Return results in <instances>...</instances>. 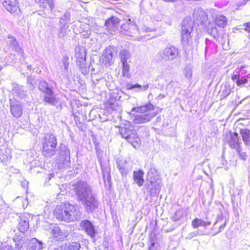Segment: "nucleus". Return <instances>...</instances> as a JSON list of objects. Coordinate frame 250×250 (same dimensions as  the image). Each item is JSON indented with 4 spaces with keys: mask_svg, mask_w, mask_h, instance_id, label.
I'll return each instance as SVG.
<instances>
[{
    "mask_svg": "<svg viewBox=\"0 0 250 250\" xmlns=\"http://www.w3.org/2000/svg\"><path fill=\"white\" fill-rule=\"evenodd\" d=\"M211 222L209 221H204L201 219L196 218L192 221L191 225L193 228L196 229L199 227H206L210 225Z\"/></svg>",
    "mask_w": 250,
    "mask_h": 250,
    "instance_id": "27",
    "label": "nucleus"
},
{
    "mask_svg": "<svg viewBox=\"0 0 250 250\" xmlns=\"http://www.w3.org/2000/svg\"><path fill=\"white\" fill-rule=\"evenodd\" d=\"M225 226H226V223H224V224L223 225L220 226L219 229V231L216 233H218L221 232L224 229Z\"/></svg>",
    "mask_w": 250,
    "mask_h": 250,
    "instance_id": "55",
    "label": "nucleus"
},
{
    "mask_svg": "<svg viewBox=\"0 0 250 250\" xmlns=\"http://www.w3.org/2000/svg\"><path fill=\"white\" fill-rule=\"evenodd\" d=\"M149 180H155L154 177L157 175V170L155 167H151L147 173Z\"/></svg>",
    "mask_w": 250,
    "mask_h": 250,
    "instance_id": "43",
    "label": "nucleus"
},
{
    "mask_svg": "<svg viewBox=\"0 0 250 250\" xmlns=\"http://www.w3.org/2000/svg\"><path fill=\"white\" fill-rule=\"evenodd\" d=\"M80 226L82 230L91 238H94L96 234V230L94 225L88 220H84L80 223Z\"/></svg>",
    "mask_w": 250,
    "mask_h": 250,
    "instance_id": "11",
    "label": "nucleus"
},
{
    "mask_svg": "<svg viewBox=\"0 0 250 250\" xmlns=\"http://www.w3.org/2000/svg\"><path fill=\"white\" fill-rule=\"evenodd\" d=\"M198 232H196V231L190 232L188 234V236L187 237V238L189 239H191L197 236L198 234Z\"/></svg>",
    "mask_w": 250,
    "mask_h": 250,
    "instance_id": "50",
    "label": "nucleus"
},
{
    "mask_svg": "<svg viewBox=\"0 0 250 250\" xmlns=\"http://www.w3.org/2000/svg\"><path fill=\"white\" fill-rule=\"evenodd\" d=\"M114 48L112 46H108L105 48L101 57V62L104 64L106 67L109 66L114 62L113 52Z\"/></svg>",
    "mask_w": 250,
    "mask_h": 250,
    "instance_id": "8",
    "label": "nucleus"
},
{
    "mask_svg": "<svg viewBox=\"0 0 250 250\" xmlns=\"http://www.w3.org/2000/svg\"><path fill=\"white\" fill-rule=\"evenodd\" d=\"M143 175L144 172L141 170L138 171H134L133 172L134 181L139 187L142 186L144 184Z\"/></svg>",
    "mask_w": 250,
    "mask_h": 250,
    "instance_id": "28",
    "label": "nucleus"
},
{
    "mask_svg": "<svg viewBox=\"0 0 250 250\" xmlns=\"http://www.w3.org/2000/svg\"><path fill=\"white\" fill-rule=\"evenodd\" d=\"M68 61V58L66 57H64L62 59V63L64 67V69L65 70H67L68 68V65H69V62Z\"/></svg>",
    "mask_w": 250,
    "mask_h": 250,
    "instance_id": "49",
    "label": "nucleus"
},
{
    "mask_svg": "<svg viewBox=\"0 0 250 250\" xmlns=\"http://www.w3.org/2000/svg\"><path fill=\"white\" fill-rule=\"evenodd\" d=\"M213 24V23L211 24L210 22L208 23L207 27L208 32L214 39H217L218 37V30L215 26H212Z\"/></svg>",
    "mask_w": 250,
    "mask_h": 250,
    "instance_id": "35",
    "label": "nucleus"
},
{
    "mask_svg": "<svg viewBox=\"0 0 250 250\" xmlns=\"http://www.w3.org/2000/svg\"><path fill=\"white\" fill-rule=\"evenodd\" d=\"M146 188L151 196L158 194L161 188V183L155 180H149L146 185Z\"/></svg>",
    "mask_w": 250,
    "mask_h": 250,
    "instance_id": "12",
    "label": "nucleus"
},
{
    "mask_svg": "<svg viewBox=\"0 0 250 250\" xmlns=\"http://www.w3.org/2000/svg\"><path fill=\"white\" fill-rule=\"evenodd\" d=\"M54 177V175L53 174H49V176H48V181H49L52 177Z\"/></svg>",
    "mask_w": 250,
    "mask_h": 250,
    "instance_id": "60",
    "label": "nucleus"
},
{
    "mask_svg": "<svg viewBox=\"0 0 250 250\" xmlns=\"http://www.w3.org/2000/svg\"><path fill=\"white\" fill-rule=\"evenodd\" d=\"M153 105L150 103H149L148 104L139 107H133L131 109V111L141 113H145L146 112L153 113V112L151 111L153 110Z\"/></svg>",
    "mask_w": 250,
    "mask_h": 250,
    "instance_id": "22",
    "label": "nucleus"
},
{
    "mask_svg": "<svg viewBox=\"0 0 250 250\" xmlns=\"http://www.w3.org/2000/svg\"><path fill=\"white\" fill-rule=\"evenodd\" d=\"M174 82H173L172 81H171L168 85H167V87L172 83H173Z\"/></svg>",
    "mask_w": 250,
    "mask_h": 250,
    "instance_id": "63",
    "label": "nucleus"
},
{
    "mask_svg": "<svg viewBox=\"0 0 250 250\" xmlns=\"http://www.w3.org/2000/svg\"><path fill=\"white\" fill-rule=\"evenodd\" d=\"M193 18L194 21H200L202 25L206 26L208 15L205 11L200 7H195L193 11Z\"/></svg>",
    "mask_w": 250,
    "mask_h": 250,
    "instance_id": "10",
    "label": "nucleus"
},
{
    "mask_svg": "<svg viewBox=\"0 0 250 250\" xmlns=\"http://www.w3.org/2000/svg\"><path fill=\"white\" fill-rule=\"evenodd\" d=\"M134 131H135V129L133 126L126 125L125 127L121 129L120 132L122 136L126 139Z\"/></svg>",
    "mask_w": 250,
    "mask_h": 250,
    "instance_id": "29",
    "label": "nucleus"
},
{
    "mask_svg": "<svg viewBox=\"0 0 250 250\" xmlns=\"http://www.w3.org/2000/svg\"><path fill=\"white\" fill-rule=\"evenodd\" d=\"M119 57L122 63L130 62V53L125 49H122L119 53Z\"/></svg>",
    "mask_w": 250,
    "mask_h": 250,
    "instance_id": "31",
    "label": "nucleus"
},
{
    "mask_svg": "<svg viewBox=\"0 0 250 250\" xmlns=\"http://www.w3.org/2000/svg\"><path fill=\"white\" fill-rule=\"evenodd\" d=\"M151 95H152V94H151V93H150V94L148 95V98H149V97H150V96H151Z\"/></svg>",
    "mask_w": 250,
    "mask_h": 250,
    "instance_id": "64",
    "label": "nucleus"
},
{
    "mask_svg": "<svg viewBox=\"0 0 250 250\" xmlns=\"http://www.w3.org/2000/svg\"><path fill=\"white\" fill-rule=\"evenodd\" d=\"M81 248L80 244L76 242H72L69 245H67V250H79Z\"/></svg>",
    "mask_w": 250,
    "mask_h": 250,
    "instance_id": "41",
    "label": "nucleus"
},
{
    "mask_svg": "<svg viewBox=\"0 0 250 250\" xmlns=\"http://www.w3.org/2000/svg\"><path fill=\"white\" fill-rule=\"evenodd\" d=\"M247 68L245 66H241L239 68H237L235 71L236 72V74H240L241 76L243 75H247L249 73H250V72L248 71L247 69L245 68Z\"/></svg>",
    "mask_w": 250,
    "mask_h": 250,
    "instance_id": "42",
    "label": "nucleus"
},
{
    "mask_svg": "<svg viewBox=\"0 0 250 250\" xmlns=\"http://www.w3.org/2000/svg\"><path fill=\"white\" fill-rule=\"evenodd\" d=\"M180 50L172 45L167 46L158 54V57L162 61L169 62L177 58Z\"/></svg>",
    "mask_w": 250,
    "mask_h": 250,
    "instance_id": "5",
    "label": "nucleus"
},
{
    "mask_svg": "<svg viewBox=\"0 0 250 250\" xmlns=\"http://www.w3.org/2000/svg\"><path fill=\"white\" fill-rule=\"evenodd\" d=\"M133 21H132L130 19H128L126 22L121 25V28L125 31H126L127 32H128V30L131 28L130 24L132 23Z\"/></svg>",
    "mask_w": 250,
    "mask_h": 250,
    "instance_id": "45",
    "label": "nucleus"
},
{
    "mask_svg": "<svg viewBox=\"0 0 250 250\" xmlns=\"http://www.w3.org/2000/svg\"><path fill=\"white\" fill-rule=\"evenodd\" d=\"M155 243L154 242H151L150 246H149V250H155L154 247Z\"/></svg>",
    "mask_w": 250,
    "mask_h": 250,
    "instance_id": "57",
    "label": "nucleus"
},
{
    "mask_svg": "<svg viewBox=\"0 0 250 250\" xmlns=\"http://www.w3.org/2000/svg\"><path fill=\"white\" fill-rule=\"evenodd\" d=\"M70 17V15L69 13L66 12L63 16L60 19V21L59 22V24H65V22L69 21Z\"/></svg>",
    "mask_w": 250,
    "mask_h": 250,
    "instance_id": "44",
    "label": "nucleus"
},
{
    "mask_svg": "<svg viewBox=\"0 0 250 250\" xmlns=\"http://www.w3.org/2000/svg\"><path fill=\"white\" fill-rule=\"evenodd\" d=\"M184 74L187 79H189L192 75V68L190 65H187L184 69Z\"/></svg>",
    "mask_w": 250,
    "mask_h": 250,
    "instance_id": "38",
    "label": "nucleus"
},
{
    "mask_svg": "<svg viewBox=\"0 0 250 250\" xmlns=\"http://www.w3.org/2000/svg\"><path fill=\"white\" fill-rule=\"evenodd\" d=\"M117 168L121 173L122 175L126 174L127 171L126 169L125 164L122 162H117Z\"/></svg>",
    "mask_w": 250,
    "mask_h": 250,
    "instance_id": "40",
    "label": "nucleus"
},
{
    "mask_svg": "<svg viewBox=\"0 0 250 250\" xmlns=\"http://www.w3.org/2000/svg\"><path fill=\"white\" fill-rule=\"evenodd\" d=\"M11 155L10 150L5 148L3 146V148L0 149V160L2 162L7 163L11 160Z\"/></svg>",
    "mask_w": 250,
    "mask_h": 250,
    "instance_id": "26",
    "label": "nucleus"
},
{
    "mask_svg": "<svg viewBox=\"0 0 250 250\" xmlns=\"http://www.w3.org/2000/svg\"><path fill=\"white\" fill-rule=\"evenodd\" d=\"M240 134L246 146H250V131L248 129L242 128L240 130Z\"/></svg>",
    "mask_w": 250,
    "mask_h": 250,
    "instance_id": "30",
    "label": "nucleus"
},
{
    "mask_svg": "<svg viewBox=\"0 0 250 250\" xmlns=\"http://www.w3.org/2000/svg\"><path fill=\"white\" fill-rule=\"evenodd\" d=\"M79 201L82 202L87 212H92L98 207V202L92 194L90 187L84 182H79L75 187Z\"/></svg>",
    "mask_w": 250,
    "mask_h": 250,
    "instance_id": "1",
    "label": "nucleus"
},
{
    "mask_svg": "<svg viewBox=\"0 0 250 250\" xmlns=\"http://www.w3.org/2000/svg\"><path fill=\"white\" fill-rule=\"evenodd\" d=\"M42 144V153L45 156L51 157L55 154L57 142L54 135L50 133L45 134Z\"/></svg>",
    "mask_w": 250,
    "mask_h": 250,
    "instance_id": "4",
    "label": "nucleus"
},
{
    "mask_svg": "<svg viewBox=\"0 0 250 250\" xmlns=\"http://www.w3.org/2000/svg\"><path fill=\"white\" fill-rule=\"evenodd\" d=\"M53 91L50 94H45L43 98V101L46 104L52 106H57L59 104V99L53 95Z\"/></svg>",
    "mask_w": 250,
    "mask_h": 250,
    "instance_id": "23",
    "label": "nucleus"
},
{
    "mask_svg": "<svg viewBox=\"0 0 250 250\" xmlns=\"http://www.w3.org/2000/svg\"><path fill=\"white\" fill-rule=\"evenodd\" d=\"M244 26L245 30L248 32H250V22L246 23Z\"/></svg>",
    "mask_w": 250,
    "mask_h": 250,
    "instance_id": "53",
    "label": "nucleus"
},
{
    "mask_svg": "<svg viewBox=\"0 0 250 250\" xmlns=\"http://www.w3.org/2000/svg\"><path fill=\"white\" fill-rule=\"evenodd\" d=\"M156 112L147 113L143 115H133V122L135 124H140L149 122L156 115Z\"/></svg>",
    "mask_w": 250,
    "mask_h": 250,
    "instance_id": "13",
    "label": "nucleus"
},
{
    "mask_svg": "<svg viewBox=\"0 0 250 250\" xmlns=\"http://www.w3.org/2000/svg\"><path fill=\"white\" fill-rule=\"evenodd\" d=\"M183 211L182 209H179L176 211L175 213V215L173 217L174 221H177L180 218L183 216Z\"/></svg>",
    "mask_w": 250,
    "mask_h": 250,
    "instance_id": "46",
    "label": "nucleus"
},
{
    "mask_svg": "<svg viewBox=\"0 0 250 250\" xmlns=\"http://www.w3.org/2000/svg\"><path fill=\"white\" fill-rule=\"evenodd\" d=\"M68 26L66 24H60V28L58 32L59 38H63L66 36L68 32Z\"/></svg>",
    "mask_w": 250,
    "mask_h": 250,
    "instance_id": "36",
    "label": "nucleus"
},
{
    "mask_svg": "<svg viewBox=\"0 0 250 250\" xmlns=\"http://www.w3.org/2000/svg\"><path fill=\"white\" fill-rule=\"evenodd\" d=\"M142 31L144 32H152L155 30V29L154 28H151L150 27H148L147 26H144L142 28Z\"/></svg>",
    "mask_w": 250,
    "mask_h": 250,
    "instance_id": "51",
    "label": "nucleus"
},
{
    "mask_svg": "<svg viewBox=\"0 0 250 250\" xmlns=\"http://www.w3.org/2000/svg\"><path fill=\"white\" fill-rule=\"evenodd\" d=\"M120 21L118 18L113 16L105 21V26L109 31H115L119 26Z\"/></svg>",
    "mask_w": 250,
    "mask_h": 250,
    "instance_id": "19",
    "label": "nucleus"
},
{
    "mask_svg": "<svg viewBox=\"0 0 250 250\" xmlns=\"http://www.w3.org/2000/svg\"><path fill=\"white\" fill-rule=\"evenodd\" d=\"M67 245H63L58 248H56L54 250H67Z\"/></svg>",
    "mask_w": 250,
    "mask_h": 250,
    "instance_id": "52",
    "label": "nucleus"
},
{
    "mask_svg": "<svg viewBox=\"0 0 250 250\" xmlns=\"http://www.w3.org/2000/svg\"><path fill=\"white\" fill-rule=\"evenodd\" d=\"M82 56H83V55L82 54L77 53L76 54V57L77 58H81L82 59V60H83V61H85V56L84 55L83 57H82Z\"/></svg>",
    "mask_w": 250,
    "mask_h": 250,
    "instance_id": "54",
    "label": "nucleus"
},
{
    "mask_svg": "<svg viewBox=\"0 0 250 250\" xmlns=\"http://www.w3.org/2000/svg\"><path fill=\"white\" fill-rule=\"evenodd\" d=\"M3 6L11 14L18 15L21 12L17 0H1Z\"/></svg>",
    "mask_w": 250,
    "mask_h": 250,
    "instance_id": "9",
    "label": "nucleus"
},
{
    "mask_svg": "<svg viewBox=\"0 0 250 250\" xmlns=\"http://www.w3.org/2000/svg\"><path fill=\"white\" fill-rule=\"evenodd\" d=\"M226 141L231 148L235 149L238 153L241 152V143L237 133L230 131L227 135Z\"/></svg>",
    "mask_w": 250,
    "mask_h": 250,
    "instance_id": "7",
    "label": "nucleus"
},
{
    "mask_svg": "<svg viewBox=\"0 0 250 250\" xmlns=\"http://www.w3.org/2000/svg\"><path fill=\"white\" fill-rule=\"evenodd\" d=\"M231 92V89L229 86L225 85L224 86V89L223 90V95L224 97H227Z\"/></svg>",
    "mask_w": 250,
    "mask_h": 250,
    "instance_id": "48",
    "label": "nucleus"
},
{
    "mask_svg": "<svg viewBox=\"0 0 250 250\" xmlns=\"http://www.w3.org/2000/svg\"><path fill=\"white\" fill-rule=\"evenodd\" d=\"M28 204V202L27 201V198H26L25 201L23 202L22 206L24 208L27 207Z\"/></svg>",
    "mask_w": 250,
    "mask_h": 250,
    "instance_id": "56",
    "label": "nucleus"
},
{
    "mask_svg": "<svg viewBox=\"0 0 250 250\" xmlns=\"http://www.w3.org/2000/svg\"><path fill=\"white\" fill-rule=\"evenodd\" d=\"M0 249L1 250H17L15 247L14 249L12 246L6 243L2 244Z\"/></svg>",
    "mask_w": 250,
    "mask_h": 250,
    "instance_id": "47",
    "label": "nucleus"
},
{
    "mask_svg": "<svg viewBox=\"0 0 250 250\" xmlns=\"http://www.w3.org/2000/svg\"><path fill=\"white\" fill-rule=\"evenodd\" d=\"M78 213L76 207L69 203H65L63 207L57 206L54 211V215L58 220L68 222L75 220Z\"/></svg>",
    "mask_w": 250,
    "mask_h": 250,
    "instance_id": "2",
    "label": "nucleus"
},
{
    "mask_svg": "<svg viewBox=\"0 0 250 250\" xmlns=\"http://www.w3.org/2000/svg\"><path fill=\"white\" fill-rule=\"evenodd\" d=\"M130 27L131 28L128 30V32L126 34L131 37L137 36L139 33V30L134 21H133L131 24H130Z\"/></svg>",
    "mask_w": 250,
    "mask_h": 250,
    "instance_id": "34",
    "label": "nucleus"
},
{
    "mask_svg": "<svg viewBox=\"0 0 250 250\" xmlns=\"http://www.w3.org/2000/svg\"><path fill=\"white\" fill-rule=\"evenodd\" d=\"M27 67L29 70H31L32 68V66L31 65H28Z\"/></svg>",
    "mask_w": 250,
    "mask_h": 250,
    "instance_id": "62",
    "label": "nucleus"
},
{
    "mask_svg": "<svg viewBox=\"0 0 250 250\" xmlns=\"http://www.w3.org/2000/svg\"><path fill=\"white\" fill-rule=\"evenodd\" d=\"M27 184V182L26 181H23L22 182H21V185L22 186L24 187L25 185H26V184Z\"/></svg>",
    "mask_w": 250,
    "mask_h": 250,
    "instance_id": "61",
    "label": "nucleus"
},
{
    "mask_svg": "<svg viewBox=\"0 0 250 250\" xmlns=\"http://www.w3.org/2000/svg\"><path fill=\"white\" fill-rule=\"evenodd\" d=\"M15 236L13 238V241L15 243V248L17 250H21L24 246L28 245V240L23 236Z\"/></svg>",
    "mask_w": 250,
    "mask_h": 250,
    "instance_id": "21",
    "label": "nucleus"
},
{
    "mask_svg": "<svg viewBox=\"0 0 250 250\" xmlns=\"http://www.w3.org/2000/svg\"><path fill=\"white\" fill-rule=\"evenodd\" d=\"M7 45L15 50L21 57L23 56V51L20 46L18 41L12 36H8L6 41Z\"/></svg>",
    "mask_w": 250,
    "mask_h": 250,
    "instance_id": "14",
    "label": "nucleus"
},
{
    "mask_svg": "<svg viewBox=\"0 0 250 250\" xmlns=\"http://www.w3.org/2000/svg\"><path fill=\"white\" fill-rule=\"evenodd\" d=\"M127 141L134 147L138 146L141 144V140L139 138L136 131H133L132 134L126 138Z\"/></svg>",
    "mask_w": 250,
    "mask_h": 250,
    "instance_id": "25",
    "label": "nucleus"
},
{
    "mask_svg": "<svg viewBox=\"0 0 250 250\" xmlns=\"http://www.w3.org/2000/svg\"><path fill=\"white\" fill-rule=\"evenodd\" d=\"M250 78V73L244 76H241L240 74H233L231 76L232 80L239 87H243L247 84Z\"/></svg>",
    "mask_w": 250,
    "mask_h": 250,
    "instance_id": "16",
    "label": "nucleus"
},
{
    "mask_svg": "<svg viewBox=\"0 0 250 250\" xmlns=\"http://www.w3.org/2000/svg\"><path fill=\"white\" fill-rule=\"evenodd\" d=\"M51 233L56 240H61L65 238L66 235L56 225L51 224L50 227Z\"/></svg>",
    "mask_w": 250,
    "mask_h": 250,
    "instance_id": "20",
    "label": "nucleus"
},
{
    "mask_svg": "<svg viewBox=\"0 0 250 250\" xmlns=\"http://www.w3.org/2000/svg\"><path fill=\"white\" fill-rule=\"evenodd\" d=\"M196 232H198V236H201L205 234L202 231L199 229L196 230Z\"/></svg>",
    "mask_w": 250,
    "mask_h": 250,
    "instance_id": "59",
    "label": "nucleus"
},
{
    "mask_svg": "<svg viewBox=\"0 0 250 250\" xmlns=\"http://www.w3.org/2000/svg\"><path fill=\"white\" fill-rule=\"evenodd\" d=\"M57 163L60 168L70 167V157L69 149L65 146H61L59 156L57 159Z\"/></svg>",
    "mask_w": 250,
    "mask_h": 250,
    "instance_id": "6",
    "label": "nucleus"
},
{
    "mask_svg": "<svg viewBox=\"0 0 250 250\" xmlns=\"http://www.w3.org/2000/svg\"><path fill=\"white\" fill-rule=\"evenodd\" d=\"M29 214L24 213L20 217L18 225V229L21 232L24 233L29 229Z\"/></svg>",
    "mask_w": 250,
    "mask_h": 250,
    "instance_id": "17",
    "label": "nucleus"
},
{
    "mask_svg": "<svg viewBox=\"0 0 250 250\" xmlns=\"http://www.w3.org/2000/svg\"><path fill=\"white\" fill-rule=\"evenodd\" d=\"M39 89L42 91L45 95L50 94L52 93V89L48 85V83L45 81H42L39 83Z\"/></svg>",
    "mask_w": 250,
    "mask_h": 250,
    "instance_id": "32",
    "label": "nucleus"
},
{
    "mask_svg": "<svg viewBox=\"0 0 250 250\" xmlns=\"http://www.w3.org/2000/svg\"><path fill=\"white\" fill-rule=\"evenodd\" d=\"M194 21L191 18H185L182 22L181 42L183 46L186 47L191 42V33L193 29Z\"/></svg>",
    "mask_w": 250,
    "mask_h": 250,
    "instance_id": "3",
    "label": "nucleus"
},
{
    "mask_svg": "<svg viewBox=\"0 0 250 250\" xmlns=\"http://www.w3.org/2000/svg\"><path fill=\"white\" fill-rule=\"evenodd\" d=\"M10 111L16 118L20 117L23 113L21 104L18 101L10 100Z\"/></svg>",
    "mask_w": 250,
    "mask_h": 250,
    "instance_id": "15",
    "label": "nucleus"
},
{
    "mask_svg": "<svg viewBox=\"0 0 250 250\" xmlns=\"http://www.w3.org/2000/svg\"><path fill=\"white\" fill-rule=\"evenodd\" d=\"M122 75L126 77H129L130 66L128 62L122 63Z\"/></svg>",
    "mask_w": 250,
    "mask_h": 250,
    "instance_id": "37",
    "label": "nucleus"
},
{
    "mask_svg": "<svg viewBox=\"0 0 250 250\" xmlns=\"http://www.w3.org/2000/svg\"><path fill=\"white\" fill-rule=\"evenodd\" d=\"M227 22V19L224 16L217 15L215 18V24L220 27L224 28L226 26Z\"/></svg>",
    "mask_w": 250,
    "mask_h": 250,
    "instance_id": "33",
    "label": "nucleus"
},
{
    "mask_svg": "<svg viewBox=\"0 0 250 250\" xmlns=\"http://www.w3.org/2000/svg\"><path fill=\"white\" fill-rule=\"evenodd\" d=\"M45 245L43 243L35 238L28 241L27 250H42Z\"/></svg>",
    "mask_w": 250,
    "mask_h": 250,
    "instance_id": "18",
    "label": "nucleus"
},
{
    "mask_svg": "<svg viewBox=\"0 0 250 250\" xmlns=\"http://www.w3.org/2000/svg\"><path fill=\"white\" fill-rule=\"evenodd\" d=\"M149 87V84H146L145 85L142 86L138 83L133 84L129 83H127L125 85V87L127 89L130 90L132 89H136L135 90V91L137 92L145 91L148 89Z\"/></svg>",
    "mask_w": 250,
    "mask_h": 250,
    "instance_id": "24",
    "label": "nucleus"
},
{
    "mask_svg": "<svg viewBox=\"0 0 250 250\" xmlns=\"http://www.w3.org/2000/svg\"><path fill=\"white\" fill-rule=\"evenodd\" d=\"M165 97V95L163 94H160L157 97V100H161Z\"/></svg>",
    "mask_w": 250,
    "mask_h": 250,
    "instance_id": "58",
    "label": "nucleus"
},
{
    "mask_svg": "<svg viewBox=\"0 0 250 250\" xmlns=\"http://www.w3.org/2000/svg\"><path fill=\"white\" fill-rule=\"evenodd\" d=\"M36 2L40 3L42 4L43 6H46V4H47L50 8L52 10V8L54 7V3L52 1V0H35Z\"/></svg>",
    "mask_w": 250,
    "mask_h": 250,
    "instance_id": "39",
    "label": "nucleus"
}]
</instances>
